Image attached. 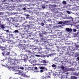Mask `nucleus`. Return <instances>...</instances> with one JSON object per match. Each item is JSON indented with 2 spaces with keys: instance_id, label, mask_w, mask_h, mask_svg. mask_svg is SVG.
Segmentation results:
<instances>
[{
  "instance_id": "2",
  "label": "nucleus",
  "mask_w": 79,
  "mask_h": 79,
  "mask_svg": "<svg viewBox=\"0 0 79 79\" xmlns=\"http://www.w3.org/2000/svg\"><path fill=\"white\" fill-rule=\"evenodd\" d=\"M65 31H66L67 32H72V31H73V30H72V29L71 28H66V29Z\"/></svg>"
},
{
  "instance_id": "37",
  "label": "nucleus",
  "mask_w": 79,
  "mask_h": 79,
  "mask_svg": "<svg viewBox=\"0 0 79 79\" xmlns=\"http://www.w3.org/2000/svg\"><path fill=\"white\" fill-rule=\"evenodd\" d=\"M0 48H2V46H0Z\"/></svg>"
},
{
  "instance_id": "22",
  "label": "nucleus",
  "mask_w": 79,
  "mask_h": 79,
  "mask_svg": "<svg viewBox=\"0 0 79 79\" xmlns=\"http://www.w3.org/2000/svg\"><path fill=\"white\" fill-rule=\"evenodd\" d=\"M42 7L43 9H44L45 8V6H42Z\"/></svg>"
},
{
  "instance_id": "8",
  "label": "nucleus",
  "mask_w": 79,
  "mask_h": 79,
  "mask_svg": "<svg viewBox=\"0 0 79 79\" xmlns=\"http://www.w3.org/2000/svg\"><path fill=\"white\" fill-rule=\"evenodd\" d=\"M5 48H2V49H1L2 51H3V52L5 51Z\"/></svg>"
},
{
  "instance_id": "40",
  "label": "nucleus",
  "mask_w": 79,
  "mask_h": 79,
  "mask_svg": "<svg viewBox=\"0 0 79 79\" xmlns=\"http://www.w3.org/2000/svg\"><path fill=\"white\" fill-rule=\"evenodd\" d=\"M45 33H46V32H45L44 34H45Z\"/></svg>"
},
{
  "instance_id": "35",
  "label": "nucleus",
  "mask_w": 79,
  "mask_h": 79,
  "mask_svg": "<svg viewBox=\"0 0 79 79\" xmlns=\"http://www.w3.org/2000/svg\"><path fill=\"white\" fill-rule=\"evenodd\" d=\"M24 43H26V41H24Z\"/></svg>"
},
{
  "instance_id": "9",
  "label": "nucleus",
  "mask_w": 79,
  "mask_h": 79,
  "mask_svg": "<svg viewBox=\"0 0 79 79\" xmlns=\"http://www.w3.org/2000/svg\"><path fill=\"white\" fill-rule=\"evenodd\" d=\"M1 27L2 28V29H5V26H4V25H2L1 26Z\"/></svg>"
},
{
  "instance_id": "7",
  "label": "nucleus",
  "mask_w": 79,
  "mask_h": 79,
  "mask_svg": "<svg viewBox=\"0 0 79 79\" xmlns=\"http://www.w3.org/2000/svg\"><path fill=\"white\" fill-rule=\"evenodd\" d=\"M62 3L63 4H64V5H66V2L65 1H63Z\"/></svg>"
},
{
  "instance_id": "12",
  "label": "nucleus",
  "mask_w": 79,
  "mask_h": 79,
  "mask_svg": "<svg viewBox=\"0 0 79 79\" xmlns=\"http://www.w3.org/2000/svg\"><path fill=\"white\" fill-rule=\"evenodd\" d=\"M52 67L53 68H55V67H56V65L55 64H52Z\"/></svg>"
},
{
  "instance_id": "30",
  "label": "nucleus",
  "mask_w": 79,
  "mask_h": 79,
  "mask_svg": "<svg viewBox=\"0 0 79 79\" xmlns=\"http://www.w3.org/2000/svg\"><path fill=\"white\" fill-rule=\"evenodd\" d=\"M41 65H47V64H41Z\"/></svg>"
},
{
  "instance_id": "36",
  "label": "nucleus",
  "mask_w": 79,
  "mask_h": 79,
  "mask_svg": "<svg viewBox=\"0 0 79 79\" xmlns=\"http://www.w3.org/2000/svg\"><path fill=\"white\" fill-rule=\"evenodd\" d=\"M76 47H79V46H78V45H77V46H76Z\"/></svg>"
},
{
  "instance_id": "5",
  "label": "nucleus",
  "mask_w": 79,
  "mask_h": 79,
  "mask_svg": "<svg viewBox=\"0 0 79 79\" xmlns=\"http://www.w3.org/2000/svg\"><path fill=\"white\" fill-rule=\"evenodd\" d=\"M41 40L43 41V42H44V44H45V43L47 42V41L45 40V39L44 38H42Z\"/></svg>"
},
{
  "instance_id": "11",
  "label": "nucleus",
  "mask_w": 79,
  "mask_h": 79,
  "mask_svg": "<svg viewBox=\"0 0 79 79\" xmlns=\"http://www.w3.org/2000/svg\"><path fill=\"white\" fill-rule=\"evenodd\" d=\"M10 54V53L9 52H7L6 54V55H9Z\"/></svg>"
},
{
  "instance_id": "18",
  "label": "nucleus",
  "mask_w": 79,
  "mask_h": 79,
  "mask_svg": "<svg viewBox=\"0 0 79 79\" xmlns=\"http://www.w3.org/2000/svg\"><path fill=\"white\" fill-rule=\"evenodd\" d=\"M59 24H63V22H59Z\"/></svg>"
},
{
  "instance_id": "31",
  "label": "nucleus",
  "mask_w": 79,
  "mask_h": 79,
  "mask_svg": "<svg viewBox=\"0 0 79 79\" xmlns=\"http://www.w3.org/2000/svg\"><path fill=\"white\" fill-rule=\"evenodd\" d=\"M35 69H37V67H35Z\"/></svg>"
},
{
  "instance_id": "6",
  "label": "nucleus",
  "mask_w": 79,
  "mask_h": 79,
  "mask_svg": "<svg viewBox=\"0 0 79 79\" xmlns=\"http://www.w3.org/2000/svg\"><path fill=\"white\" fill-rule=\"evenodd\" d=\"M43 63V64H45V63H47V61L45 60H42Z\"/></svg>"
},
{
  "instance_id": "19",
  "label": "nucleus",
  "mask_w": 79,
  "mask_h": 79,
  "mask_svg": "<svg viewBox=\"0 0 79 79\" xmlns=\"http://www.w3.org/2000/svg\"><path fill=\"white\" fill-rule=\"evenodd\" d=\"M36 56H37L38 57H40V56L39 55H36Z\"/></svg>"
},
{
  "instance_id": "25",
  "label": "nucleus",
  "mask_w": 79,
  "mask_h": 79,
  "mask_svg": "<svg viewBox=\"0 0 79 79\" xmlns=\"http://www.w3.org/2000/svg\"><path fill=\"white\" fill-rule=\"evenodd\" d=\"M23 10H26V8L25 7H24L23 8Z\"/></svg>"
},
{
  "instance_id": "27",
  "label": "nucleus",
  "mask_w": 79,
  "mask_h": 79,
  "mask_svg": "<svg viewBox=\"0 0 79 79\" xmlns=\"http://www.w3.org/2000/svg\"><path fill=\"white\" fill-rule=\"evenodd\" d=\"M26 16H27V17H29V16H30L29 15L27 14L26 15Z\"/></svg>"
},
{
  "instance_id": "4",
  "label": "nucleus",
  "mask_w": 79,
  "mask_h": 79,
  "mask_svg": "<svg viewBox=\"0 0 79 79\" xmlns=\"http://www.w3.org/2000/svg\"><path fill=\"white\" fill-rule=\"evenodd\" d=\"M71 78L72 79H77V77H76L72 76Z\"/></svg>"
},
{
  "instance_id": "15",
  "label": "nucleus",
  "mask_w": 79,
  "mask_h": 79,
  "mask_svg": "<svg viewBox=\"0 0 79 79\" xmlns=\"http://www.w3.org/2000/svg\"><path fill=\"white\" fill-rule=\"evenodd\" d=\"M41 25L42 26H44V23H42L41 24Z\"/></svg>"
},
{
  "instance_id": "34",
  "label": "nucleus",
  "mask_w": 79,
  "mask_h": 79,
  "mask_svg": "<svg viewBox=\"0 0 79 79\" xmlns=\"http://www.w3.org/2000/svg\"><path fill=\"white\" fill-rule=\"evenodd\" d=\"M26 77H29V76H27Z\"/></svg>"
},
{
  "instance_id": "23",
  "label": "nucleus",
  "mask_w": 79,
  "mask_h": 79,
  "mask_svg": "<svg viewBox=\"0 0 79 79\" xmlns=\"http://www.w3.org/2000/svg\"><path fill=\"white\" fill-rule=\"evenodd\" d=\"M40 35L41 37H44V35Z\"/></svg>"
},
{
  "instance_id": "33",
  "label": "nucleus",
  "mask_w": 79,
  "mask_h": 79,
  "mask_svg": "<svg viewBox=\"0 0 79 79\" xmlns=\"http://www.w3.org/2000/svg\"><path fill=\"white\" fill-rule=\"evenodd\" d=\"M77 59L78 60H79V57H77Z\"/></svg>"
},
{
  "instance_id": "14",
  "label": "nucleus",
  "mask_w": 79,
  "mask_h": 79,
  "mask_svg": "<svg viewBox=\"0 0 79 79\" xmlns=\"http://www.w3.org/2000/svg\"><path fill=\"white\" fill-rule=\"evenodd\" d=\"M14 32H15V33H16L17 32H18V31L17 30H15L14 31Z\"/></svg>"
},
{
  "instance_id": "38",
  "label": "nucleus",
  "mask_w": 79,
  "mask_h": 79,
  "mask_svg": "<svg viewBox=\"0 0 79 79\" xmlns=\"http://www.w3.org/2000/svg\"><path fill=\"white\" fill-rule=\"evenodd\" d=\"M28 52H31V51H28Z\"/></svg>"
},
{
  "instance_id": "21",
  "label": "nucleus",
  "mask_w": 79,
  "mask_h": 79,
  "mask_svg": "<svg viewBox=\"0 0 79 79\" xmlns=\"http://www.w3.org/2000/svg\"><path fill=\"white\" fill-rule=\"evenodd\" d=\"M76 31H77V30H76V29H73V31L74 32H76Z\"/></svg>"
},
{
  "instance_id": "16",
  "label": "nucleus",
  "mask_w": 79,
  "mask_h": 79,
  "mask_svg": "<svg viewBox=\"0 0 79 79\" xmlns=\"http://www.w3.org/2000/svg\"><path fill=\"white\" fill-rule=\"evenodd\" d=\"M67 13H68V14H71V12L68 11H67Z\"/></svg>"
},
{
  "instance_id": "1",
  "label": "nucleus",
  "mask_w": 79,
  "mask_h": 79,
  "mask_svg": "<svg viewBox=\"0 0 79 79\" xmlns=\"http://www.w3.org/2000/svg\"><path fill=\"white\" fill-rule=\"evenodd\" d=\"M30 27H30V26L29 25H27V26H25L24 28L26 31H28L29 29H30Z\"/></svg>"
},
{
  "instance_id": "13",
  "label": "nucleus",
  "mask_w": 79,
  "mask_h": 79,
  "mask_svg": "<svg viewBox=\"0 0 79 79\" xmlns=\"http://www.w3.org/2000/svg\"><path fill=\"white\" fill-rule=\"evenodd\" d=\"M45 68L44 67H40V69H45Z\"/></svg>"
},
{
  "instance_id": "29",
  "label": "nucleus",
  "mask_w": 79,
  "mask_h": 79,
  "mask_svg": "<svg viewBox=\"0 0 79 79\" xmlns=\"http://www.w3.org/2000/svg\"><path fill=\"white\" fill-rule=\"evenodd\" d=\"M49 56H50V55H47V57L48 58V57H49Z\"/></svg>"
},
{
  "instance_id": "24",
  "label": "nucleus",
  "mask_w": 79,
  "mask_h": 79,
  "mask_svg": "<svg viewBox=\"0 0 79 79\" xmlns=\"http://www.w3.org/2000/svg\"><path fill=\"white\" fill-rule=\"evenodd\" d=\"M2 54L3 55V56H4V55H5V53H4V52H2Z\"/></svg>"
},
{
  "instance_id": "41",
  "label": "nucleus",
  "mask_w": 79,
  "mask_h": 79,
  "mask_svg": "<svg viewBox=\"0 0 79 79\" xmlns=\"http://www.w3.org/2000/svg\"><path fill=\"white\" fill-rule=\"evenodd\" d=\"M9 41H11V40H10Z\"/></svg>"
},
{
  "instance_id": "20",
  "label": "nucleus",
  "mask_w": 79,
  "mask_h": 79,
  "mask_svg": "<svg viewBox=\"0 0 79 79\" xmlns=\"http://www.w3.org/2000/svg\"><path fill=\"white\" fill-rule=\"evenodd\" d=\"M20 69H21L23 70L24 69V68L23 67H20Z\"/></svg>"
},
{
  "instance_id": "3",
  "label": "nucleus",
  "mask_w": 79,
  "mask_h": 79,
  "mask_svg": "<svg viewBox=\"0 0 79 79\" xmlns=\"http://www.w3.org/2000/svg\"><path fill=\"white\" fill-rule=\"evenodd\" d=\"M52 7L53 8H54L52 9V11L53 12L55 11L56 10V9L55 8V7H56V5H53Z\"/></svg>"
},
{
  "instance_id": "26",
  "label": "nucleus",
  "mask_w": 79,
  "mask_h": 79,
  "mask_svg": "<svg viewBox=\"0 0 79 79\" xmlns=\"http://www.w3.org/2000/svg\"><path fill=\"white\" fill-rule=\"evenodd\" d=\"M40 72H41V73H43V72H44V70H40Z\"/></svg>"
},
{
  "instance_id": "28",
  "label": "nucleus",
  "mask_w": 79,
  "mask_h": 79,
  "mask_svg": "<svg viewBox=\"0 0 79 79\" xmlns=\"http://www.w3.org/2000/svg\"><path fill=\"white\" fill-rule=\"evenodd\" d=\"M6 31L7 32H9V30H6Z\"/></svg>"
},
{
  "instance_id": "10",
  "label": "nucleus",
  "mask_w": 79,
  "mask_h": 79,
  "mask_svg": "<svg viewBox=\"0 0 79 79\" xmlns=\"http://www.w3.org/2000/svg\"><path fill=\"white\" fill-rule=\"evenodd\" d=\"M61 68L62 69V70H64V67L61 66Z\"/></svg>"
},
{
  "instance_id": "39",
  "label": "nucleus",
  "mask_w": 79,
  "mask_h": 79,
  "mask_svg": "<svg viewBox=\"0 0 79 79\" xmlns=\"http://www.w3.org/2000/svg\"><path fill=\"white\" fill-rule=\"evenodd\" d=\"M11 19H13V18H11Z\"/></svg>"
},
{
  "instance_id": "32",
  "label": "nucleus",
  "mask_w": 79,
  "mask_h": 79,
  "mask_svg": "<svg viewBox=\"0 0 79 79\" xmlns=\"http://www.w3.org/2000/svg\"><path fill=\"white\" fill-rule=\"evenodd\" d=\"M75 75L76 76H78L79 75V74L78 73H75Z\"/></svg>"
},
{
  "instance_id": "17",
  "label": "nucleus",
  "mask_w": 79,
  "mask_h": 79,
  "mask_svg": "<svg viewBox=\"0 0 79 79\" xmlns=\"http://www.w3.org/2000/svg\"><path fill=\"white\" fill-rule=\"evenodd\" d=\"M7 1V0H4L2 1V2H6Z\"/></svg>"
}]
</instances>
